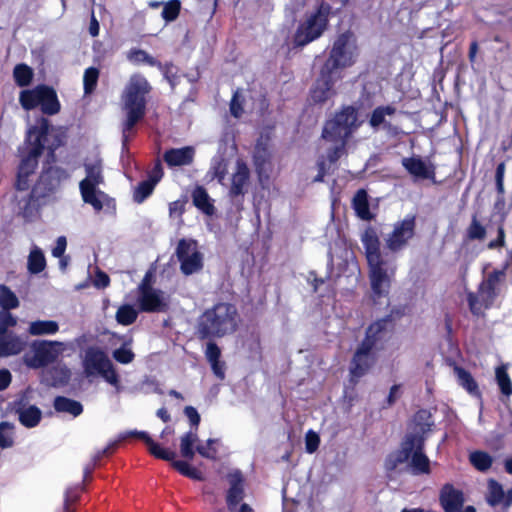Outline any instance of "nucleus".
Here are the masks:
<instances>
[{
	"label": "nucleus",
	"mask_w": 512,
	"mask_h": 512,
	"mask_svg": "<svg viewBox=\"0 0 512 512\" xmlns=\"http://www.w3.org/2000/svg\"><path fill=\"white\" fill-rule=\"evenodd\" d=\"M51 128L50 121L45 117L37 119L31 126L24 139L23 145L17 149L19 163L13 187L16 191H27L30 187V177L39 165V159L47 150L42 169L31 187L30 192L22 200L20 214L26 220H31L39 214L40 209L47 205L60 189L63 182L70 179V172L55 163L56 150L65 145V136L54 134L50 143L48 135Z\"/></svg>",
	"instance_id": "f257e3e1"
},
{
	"label": "nucleus",
	"mask_w": 512,
	"mask_h": 512,
	"mask_svg": "<svg viewBox=\"0 0 512 512\" xmlns=\"http://www.w3.org/2000/svg\"><path fill=\"white\" fill-rule=\"evenodd\" d=\"M361 241L365 249L372 298L374 303H377L378 300L389 295L396 268L390 266L388 261L383 258L380 239L374 228H366Z\"/></svg>",
	"instance_id": "f03ea898"
},
{
	"label": "nucleus",
	"mask_w": 512,
	"mask_h": 512,
	"mask_svg": "<svg viewBox=\"0 0 512 512\" xmlns=\"http://www.w3.org/2000/svg\"><path fill=\"white\" fill-rule=\"evenodd\" d=\"M129 437L138 438L147 445L149 453L160 460L171 462L172 467L178 471L181 475L190 478L192 480L201 481L203 480V475L201 471L197 468L192 467L187 461L176 460V452L162 448L157 442H155L150 435L145 431H130L125 434H121L119 439L113 442H110L105 448L97 451L90 463H95V466H100L101 460L104 457L111 456L118 448L119 443L123 440H126Z\"/></svg>",
	"instance_id": "7ed1b4c3"
},
{
	"label": "nucleus",
	"mask_w": 512,
	"mask_h": 512,
	"mask_svg": "<svg viewBox=\"0 0 512 512\" xmlns=\"http://www.w3.org/2000/svg\"><path fill=\"white\" fill-rule=\"evenodd\" d=\"M238 319L239 314L234 304L216 303L199 316L196 335L200 340L222 338L237 330Z\"/></svg>",
	"instance_id": "20e7f679"
},
{
	"label": "nucleus",
	"mask_w": 512,
	"mask_h": 512,
	"mask_svg": "<svg viewBox=\"0 0 512 512\" xmlns=\"http://www.w3.org/2000/svg\"><path fill=\"white\" fill-rule=\"evenodd\" d=\"M151 85L142 75L131 76L126 85L123 95V110L126 118L122 123V144L127 147L129 142V132L146 115L147 95L151 92Z\"/></svg>",
	"instance_id": "39448f33"
},
{
	"label": "nucleus",
	"mask_w": 512,
	"mask_h": 512,
	"mask_svg": "<svg viewBox=\"0 0 512 512\" xmlns=\"http://www.w3.org/2000/svg\"><path fill=\"white\" fill-rule=\"evenodd\" d=\"M507 267L506 264L501 269L489 272L479 283L476 292L467 293L469 310L474 316H480L494 306L506 282Z\"/></svg>",
	"instance_id": "423d86ee"
},
{
	"label": "nucleus",
	"mask_w": 512,
	"mask_h": 512,
	"mask_svg": "<svg viewBox=\"0 0 512 512\" xmlns=\"http://www.w3.org/2000/svg\"><path fill=\"white\" fill-rule=\"evenodd\" d=\"M330 13L331 6L324 1L315 10L305 13L293 34V48H304L321 38L328 29Z\"/></svg>",
	"instance_id": "0eeeda50"
},
{
	"label": "nucleus",
	"mask_w": 512,
	"mask_h": 512,
	"mask_svg": "<svg viewBox=\"0 0 512 512\" xmlns=\"http://www.w3.org/2000/svg\"><path fill=\"white\" fill-rule=\"evenodd\" d=\"M357 121V109L352 105L343 106L325 122L322 138L333 143L347 144L360 125Z\"/></svg>",
	"instance_id": "6e6552de"
},
{
	"label": "nucleus",
	"mask_w": 512,
	"mask_h": 512,
	"mask_svg": "<svg viewBox=\"0 0 512 512\" xmlns=\"http://www.w3.org/2000/svg\"><path fill=\"white\" fill-rule=\"evenodd\" d=\"M356 38L350 30L336 36L322 68L337 75L339 70L351 67L357 57Z\"/></svg>",
	"instance_id": "1a4fd4ad"
},
{
	"label": "nucleus",
	"mask_w": 512,
	"mask_h": 512,
	"mask_svg": "<svg viewBox=\"0 0 512 512\" xmlns=\"http://www.w3.org/2000/svg\"><path fill=\"white\" fill-rule=\"evenodd\" d=\"M19 103L26 111L40 107L44 115L53 116L60 112L61 103L56 90L46 84H38L32 89H24L19 94Z\"/></svg>",
	"instance_id": "9d476101"
},
{
	"label": "nucleus",
	"mask_w": 512,
	"mask_h": 512,
	"mask_svg": "<svg viewBox=\"0 0 512 512\" xmlns=\"http://www.w3.org/2000/svg\"><path fill=\"white\" fill-rule=\"evenodd\" d=\"M86 177L79 183V190L84 203L89 204L97 212L103 209L102 198L105 192L98 187L104 184L103 167L101 161L85 163Z\"/></svg>",
	"instance_id": "9b49d317"
},
{
	"label": "nucleus",
	"mask_w": 512,
	"mask_h": 512,
	"mask_svg": "<svg viewBox=\"0 0 512 512\" xmlns=\"http://www.w3.org/2000/svg\"><path fill=\"white\" fill-rule=\"evenodd\" d=\"M83 371L87 377H102L108 384H119L118 374L107 354L100 348L90 347L83 359Z\"/></svg>",
	"instance_id": "f8f14e48"
},
{
	"label": "nucleus",
	"mask_w": 512,
	"mask_h": 512,
	"mask_svg": "<svg viewBox=\"0 0 512 512\" xmlns=\"http://www.w3.org/2000/svg\"><path fill=\"white\" fill-rule=\"evenodd\" d=\"M404 315L400 309L391 310L385 317L371 323L366 331L362 343H367L371 348L382 350L385 343L391 338L395 330V322Z\"/></svg>",
	"instance_id": "ddd939ff"
},
{
	"label": "nucleus",
	"mask_w": 512,
	"mask_h": 512,
	"mask_svg": "<svg viewBox=\"0 0 512 512\" xmlns=\"http://www.w3.org/2000/svg\"><path fill=\"white\" fill-rule=\"evenodd\" d=\"M417 215L407 214L397 221L392 232L386 239V246L391 252H399L406 248L409 242L416 236Z\"/></svg>",
	"instance_id": "4468645a"
},
{
	"label": "nucleus",
	"mask_w": 512,
	"mask_h": 512,
	"mask_svg": "<svg viewBox=\"0 0 512 512\" xmlns=\"http://www.w3.org/2000/svg\"><path fill=\"white\" fill-rule=\"evenodd\" d=\"M31 348L33 355H25L24 362L28 367L37 369L56 361L62 350V343L57 341L35 340L32 342Z\"/></svg>",
	"instance_id": "2eb2a0df"
},
{
	"label": "nucleus",
	"mask_w": 512,
	"mask_h": 512,
	"mask_svg": "<svg viewBox=\"0 0 512 512\" xmlns=\"http://www.w3.org/2000/svg\"><path fill=\"white\" fill-rule=\"evenodd\" d=\"M465 502L464 493L453 484L446 483L439 492V503L444 512H461ZM462 512H476L474 506H466Z\"/></svg>",
	"instance_id": "dca6fc26"
},
{
	"label": "nucleus",
	"mask_w": 512,
	"mask_h": 512,
	"mask_svg": "<svg viewBox=\"0 0 512 512\" xmlns=\"http://www.w3.org/2000/svg\"><path fill=\"white\" fill-rule=\"evenodd\" d=\"M337 77H339V75L325 71V69L321 67L319 77L310 90V97L313 103L322 104L335 93L333 87Z\"/></svg>",
	"instance_id": "f3484780"
},
{
	"label": "nucleus",
	"mask_w": 512,
	"mask_h": 512,
	"mask_svg": "<svg viewBox=\"0 0 512 512\" xmlns=\"http://www.w3.org/2000/svg\"><path fill=\"white\" fill-rule=\"evenodd\" d=\"M401 164L415 180L435 181L436 167L433 163L426 162L420 156L404 157L401 160Z\"/></svg>",
	"instance_id": "a211bd4d"
},
{
	"label": "nucleus",
	"mask_w": 512,
	"mask_h": 512,
	"mask_svg": "<svg viewBox=\"0 0 512 512\" xmlns=\"http://www.w3.org/2000/svg\"><path fill=\"white\" fill-rule=\"evenodd\" d=\"M15 414L19 423L27 429L37 427L43 418L42 410L34 404H29L24 398L15 402Z\"/></svg>",
	"instance_id": "6ab92c4d"
},
{
	"label": "nucleus",
	"mask_w": 512,
	"mask_h": 512,
	"mask_svg": "<svg viewBox=\"0 0 512 512\" xmlns=\"http://www.w3.org/2000/svg\"><path fill=\"white\" fill-rule=\"evenodd\" d=\"M138 304L140 310L147 313L165 312L168 308L162 297V292L154 288H147L145 285L141 287Z\"/></svg>",
	"instance_id": "aec40b11"
},
{
	"label": "nucleus",
	"mask_w": 512,
	"mask_h": 512,
	"mask_svg": "<svg viewBox=\"0 0 512 512\" xmlns=\"http://www.w3.org/2000/svg\"><path fill=\"white\" fill-rule=\"evenodd\" d=\"M372 351L373 349L367 343H360L350 363L352 378H359L369 370L374 360Z\"/></svg>",
	"instance_id": "412c9836"
},
{
	"label": "nucleus",
	"mask_w": 512,
	"mask_h": 512,
	"mask_svg": "<svg viewBox=\"0 0 512 512\" xmlns=\"http://www.w3.org/2000/svg\"><path fill=\"white\" fill-rule=\"evenodd\" d=\"M230 487L226 495L227 508L230 512H234L237 506L245 497L244 477L241 471L236 470L228 476Z\"/></svg>",
	"instance_id": "4be33fe9"
},
{
	"label": "nucleus",
	"mask_w": 512,
	"mask_h": 512,
	"mask_svg": "<svg viewBox=\"0 0 512 512\" xmlns=\"http://www.w3.org/2000/svg\"><path fill=\"white\" fill-rule=\"evenodd\" d=\"M425 441L426 437L421 435H419L416 440L415 449L410 460L411 471L414 475L431 473L430 460L424 453Z\"/></svg>",
	"instance_id": "5701e85b"
},
{
	"label": "nucleus",
	"mask_w": 512,
	"mask_h": 512,
	"mask_svg": "<svg viewBox=\"0 0 512 512\" xmlns=\"http://www.w3.org/2000/svg\"><path fill=\"white\" fill-rule=\"evenodd\" d=\"M253 164L255 171L258 175L259 181L267 180L269 178V170L271 166V153L268 146L258 141L255 145L253 152Z\"/></svg>",
	"instance_id": "b1692460"
},
{
	"label": "nucleus",
	"mask_w": 512,
	"mask_h": 512,
	"mask_svg": "<svg viewBox=\"0 0 512 512\" xmlns=\"http://www.w3.org/2000/svg\"><path fill=\"white\" fill-rule=\"evenodd\" d=\"M195 149L192 146L170 148L165 151L163 159L169 167L187 166L192 164Z\"/></svg>",
	"instance_id": "393cba45"
},
{
	"label": "nucleus",
	"mask_w": 512,
	"mask_h": 512,
	"mask_svg": "<svg viewBox=\"0 0 512 512\" xmlns=\"http://www.w3.org/2000/svg\"><path fill=\"white\" fill-rule=\"evenodd\" d=\"M250 171L247 164L243 161L237 162L236 172L232 175L229 196L234 199L243 196L246 192L245 187L248 185Z\"/></svg>",
	"instance_id": "a878e982"
},
{
	"label": "nucleus",
	"mask_w": 512,
	"mask_h": 512,
	"mask_svg": "<svg viewBox=\"0 0 512 512\" xmlns=\"http://www.w3.org/2000/svg\"><path fill=\"white\" fill-rule=\"evenodd\" d=\"M26 343L11 331L0 333V357L19 354Z\"/></svg>",
	"instance_id": "bb28decb"
},
{
	"label": "nucleus",
	"mask_w": 512,
	"mask_h": 512,
	"mask_svg": "<svg viewBox=\"0 0 512 512\" xmlns=\"http://www.w3.org/2000/svg\"><path fill=\"white\" fill-rule=\"evenodd\" d=\"M53 408L56 413L67 414L73 418L80 416L84 411L81 402L60 395L53 399Z\"/></svg>",
	"instance_id": "cd10ccee"
},
{
	"label": "nucleus",
	"mask_w": 512,
	"mask_h": 512,
	"mask_svg": "<svg viewBox=\"0 0 512 512\" xmlns=\"http://www.w3.org/2000/svg\"><path fill=\"white\" fill-rule=\"evenodd\" d=\"M193 205L207 216H212L215 213V206L210 198L207 190L200 185H197L192 193Z\"/></svg>",
	"instance_id": "c85d7f7f"
},
{
	"label": "nucleus",
	"mask_w": 512,
	"mask_h": 512,
	"mask_svg": "<svg viewBox=\"0 0 512 512\" xmlns=\"http://www.w3.org/2000/svg\"><path fill=\"white\" fill-rule=\"evenodd\" d=\"M396 113V107L393 105L377 106L371 113L368 120L369 125L377 130L381 126L386 130H391L392 125L386 121V116H392Z\"/></svg>",
	"instance_id": "c756f323"
},
{
	"label": "nucleus",
	"mask_w": 512,
	"mask_h": 512,
	"mask_svg": "<svg viewBox=\"0 0 512 512\" xmlns=\"http://www.w3.org/2000/svg\"><path fill=\"white\" fill-rule=\"evenodd\" d=\"M352 207L356 213V215L362 219L369 221L373 218V215L370 211L368 194L366 190L359 189L353 199H352Z\"/></svg>",
	"instance_id": "7c9ffc66"
},
{
	"label": "nucleus",
	"mask_w": 512,
	"mask_h": 512,
	"mask_svg": "<svg viewBox=\"0 0 512 512\" xmlns=\"http://www.w3.org/2000/svg\"><path fill=\"white\" fill-rule=\"evenodd\" d=\"M419 435L407 434L401 443V449L394 455L393 467H397L409 459L411 460L413 451L415 449L416 440Z\"/></svg>",
	"instance_id": "2f4dec72"
},
{
	"label": "nucleus",
	"mask_w": 512,
	"mask_h": 512,
	"mask_svg": "<svg viewBox=\"0 0 512 512\" xmlns=\"http://www.w3.org/2000/svg\"><path fill=\"white\" fill-rule=\"evenodd\" d=\"M503 486L495 479H489L487 482V493L485 500L491 507L502 506L504 501Z\"/></svg>",
	"instance_id": "473e14b6"
},
{
	"label": "nucleus",
	"mask_w": 512,
	"mask_h": 512,
	"mask_svg": "<svg viewBox=\"0 0 512 512\" xmlns=\"http://www.w3.org/2000/svg\"><path fill=\"white\" fill-rule=\"evenodd\" d=\"M413 422L417 431L414 435H421L426 437V434L431 431L434 422L432 420V414L426 409L418 410L413 416Z\"/></svg>",
	"instance_id": "72a5a7b5"
},
{
	"label": "nucleus",
	"mask_w": 512,
	"mask_h": 512,
	"mask_svg": "<svg viewBox=\"0 0 512 512\" xmlns=\"http://www.w3.org/2000/svg\"><path fill=\"white\" fill-rule=\"evenodd\" d=\"M46 268V258L43 251L35 246L31 249L28 260H27V269L31 274H39L43 272Z\"/></svg>",
	"instance_id": "f704fd0d"
},
{
	"label": "nucleus",
	"mask_w": 512,
	"mask_h": 512,
	"mask_svg": "<svg viewBox=\"0 0 512 512\" xmlns=\"http://www.w3.org/2000/svg\"><path fill=\"white\" fill-rule=\"evenodd\" d=\"M28 331L31 335H52L59 331V325L53 320H37L31 322Z\"/></svg>",
	"instance_id": "c9c22d12"
},
{
	"label": "nucleus",
	"mask_w": 512,
	"mask_h": 512,
	"mask_svg": "<svg viewBox=\"0 0 512 512\" xmlns=\"http://www.w3.org/2000/svg\"><path fill=\"white\" fill-rule=\"evenodd\" d=\"M179 262L180 270L186 276L200 271L203 267L202 255L197 250H194L191 256L186 257L180 260Z\"/></svg>",
	"instance_id": "e433bc0d"
},
{
	"label": "nucleus",
	"mask_w": 512,
	"mask_h": 512,
	"mask_svg": "<svg viewBox=\"0 0 512 512\" xmlns=\"http://www.w3.org/2000/svg\"><path fill=\"white\" fill-rule=\"evenodd\" d=\"M198 436L196 432L188 431L180 438V453L187 460H192L195 456L196 447H194Z\"/></svg>",
	"instance_id": "4c0bfd02"
},
{
	"label": "nucleus",
	"mask_w": 512,
	"mask_h": 512,
	"mask_svg": "<svg viewBox=\"0 0 512 512\" xmlns=\"http://www.w3.org/2000/svg\"><path fill=\"white\" fill-rule=\"evenodd\" d=\"M34 77L33 69L25 63L17 64L13 69L14 82L18 87H27Z\"/></svg>",
	"instance_id": "58836bf2"
},
{
	"label": "nucleus",
	"mask_w": 512,
	"mask_h": 512,
	"mask_svg": "<svg viewBox=\"0 0 512 512\" xmlns=\"http://www.w3.org/2000/svg\"><path fill=\"white\" fill-rule=\"evenodd\" d=\"M51 384H69L72 376L71 370L61 362H57L49 369Z\"/></svg>",
	"instance_id": "ea45409f"
},
{
	"label": "nucleus",
	"mask_w": 512,
	"mask_h": 512,
	"mask_svg": "<svg viewBox=\"0 0 512 512\" xmlns=\"http://www.w3.org/2000/svg\"><path fill=\"white\" fill-rule=\"evenodd\" d=\"M128 59L137 64L145 63L151 67L162 69V63L142 49H131L128 53Z\"/></svg>",
	"instance_id": "a19ab883"
},
{
	"label": "nucleus",
	"mask_w": 512,
	"mask_h": 512,
	"mask_svg": "<svg viewBox=\"0 0 512 512\" xmlns=\"http://www.w3.org/2000/svg\"><path fill=\"white\" fill-rule=\"evenodd\" d=\"M138 317V311L129 304L120 306L116 312V320L123 326H129L133 324Z\"/></svg>",
	"instance_id": "79ce46f5"
},
{
	"label": "nucleus",
	"mask_w": 512,
	"mask_h": 512,
	"mask_svg": "<svg viewBox=\"0 0 512 512\" xmlns=\"http://www.w3.org/2000/svg\"><path fill=\"white\" fill-rule=\"evenodd\" d=\"M19 306L16 294L5 284H0V307L3 310L15 309Z\"/></svg>",
	"instance_id": "37998d69"
},
{
	"label": "nucleus",
	"mask_w": 512,
	"mask_h": 512,
	"mask_svg": "<svg viewBox=\"0 0 512 512\" xmlns=\"http://www.w3.org/2000/svg\"><path fill=\"white\" fill-rule=\"evenodd\" d=\"M486 228L485 226L478 220L476 214L472 216L471 222L466 229V237L470 241L474 240H484L486 237Z\"/></svg>",
	"instance_id": "c03bdc74"
},
{
	"label": "nucleus",
	"mask_w": 512,
	"mask_h": 512,
	"mask_svg": "<svg viewBox=\"0 0 512 512\" xmlns=\"http://www.w3.org/2000/svg\"><path fill=\"white\" fill-rule=\"evenodd\" d=\"M470 462L477 470L485 472L491 468L493 458L487 452L474 451L470 454Z\"/></svg>",
	"instance_id": "a18cd8bd"
},
{
	"label": "nucleus",
	"mask_w": 512,
	"mask_h": 512,
	"mask_svg": "<svg viewBox=\"0 0 512 512\" xmlns=\"http://www.w3.org/2000/svg\"><path fill=\"white\" fill-rule=\"evenodd\" d=\"M99 75L100 71L96 67H89L85 70L83 76V88L85 95H90L95 91Z\"/></svg>",
	"instance_id": "49530a36"
},
{
	"label": "nucleus",
	"mask_w": 512,
	"mask_h": 512,
	"mask_svg": "<svg viewBox=\"0 0 512 512\" xmlns=\"http://www.w3.org/2000/svg\"><path fill=\"white\" fill-rule=\"evenodd\" d=\"M156 185L152 182L143 180L138 183L133 192V200L136 203L144 202L154 191Z\"/></svg>",
	"instance_id": "de8ad7c7"
},
{
	"label": "nucleus",
	"mask_w": 512,
	"mask_h": 512,
	"mask_svg": "<svg viewBox=\"0 0 512 512\" xmlns=\"http://www.w3.org/2000/svg\"><path fill=\"white\" fill-rule=\"evenodd\" d=\"M180 11H181L180 0H169L164 3L161 16L167 23L173 22L178 18Z\"/></svg>",
	"instance_id": "09e8293b"
},
{
	"label": "nucleus",
	"mask_w": 512,
	"mask_h": 512,
	"mask_svg": "<svg viewBox=\"0 0 512 512\" xmlns=\"http://www.w3.org/2000/svg\"><path fill=\"white\" fill-rule=\"evenodd\" d=\"M13 425L7 421L0 422V447L10 448L14 444L12 437Z\"/></svg>",
	"instance_id": "8fccbe9b"
},
{
	"label": "nucleus",
	"mask_w": 512,
	"mask_h": 512,
	"mask_svg": "<svg viewBox=\"0 0 512 512\" xmlns=\"http://www.w3.org/2000/svg\"><path fill=\"white\" fill-rule=\"evenodd\" d=\"M244 99L241 97L240 91L236 90L231 98L229 109L230 113L235 118H240L244 113L243 108Z\"/></svg>",
	"instance_id": "3c124183"
},
{
	"label": "nucleus",
	"mask_w": 512,
	"mask_h": 512,
	"mask_svg": "<svg viewBox=\"0 0 512 512\" xmlns=\"http://www.w3.org/2000/svg\"><path fill=\"white\" fill-rule=\"evenodd\" d=\"M112 356L118 363L121 364H129L135 358L134 352L131 349L127 348L125 344L119 347L118 349H115L113 351Z\"/></svg>",
	"instance_id": "603ef678"
},
{
	"label": "nucleus",
	"mask_w": 512,
	"mask_h": 512,
	"mask_svg": "<svg viewBox=\"0 0 512 512\" xmlns=\"http://www.w3.org/2000/svg\"><path fill=\"white\" fill-rule=\"evenodd\" d=\"M216 443L215 439H208L206 445H197L196 452L203 458L214 460L217 456V450L213 447Z\"/></svg>",
	"instance_id": "864d4df0"
},
{
	"label": "nucleus",
	"mask_w": 512,
	"mask_h": 512,
	"mask_svg": "<svg viewBox=\"0 0 512 512\" xmlns=\"http://www.w3.org/2000/svg\"><path fill=\"white\" fill-rule=\"evenodd\" d=\"M320 445V437L319 435L313 431L309 430L305 435V449L306 452L312 454L316 452Z\"/></svg>",
	"instance_id": "5fc2aeb1"
},
{
	"label": "nucleus",
	"mask_w": 512,
	"mask_h": 512,
	"mask_svg": "<svg viewBox=\"0 0 512 512\" xmlns=\"http://www.w3.org/2000/svg\"><path fill=\"white\" fill-rule=\"evenodd\" d=\"M193 243L194 242L188 241L186 239L179 240V242L177 244V248H176V256H177L178 261L191 256L192 252L195 250L192 247Z\"/></svg>",
	"instance_id": "6e6d98bb"
},
{
	"label": "nucleus",
	"mask_w": 512,
	"mask_h": 512,
	"mask_svg": "<svg viewBox=\"0 0 512 512\" xmlns=\"http://www.w3.org/2000/svg\"><path fill=\"white\" fill-rule=\"evenodd\" d=\"M17 324V319L10 313V310L0 311V333L8 331L10 327Z\"/></svg>",
	"instance_id": "4d7b16f0"
},
{
	"label": "nucleus",
	"mask_w": 512,
	"mask_h": 512,
	"mask_svg": "<svg viewBox=\"0 0 512 512\" xmlns=\"http://www.w3.org/2000/svg\"><path fill=\"white\" fill-rule=\"evenodd\" d=\"M506 165L505 162H500L495 171V186L497 191V196H504V175H505Z\"/></svg>",
	"instance_id": "13d9d810"
},
{
	"label": "nucleus",
	"mask_w": 512,
	"mask_h": 512,
	"mask_svg": "<svg viewBox=\"0 0 512 512\" xmlns=\"http://www.w3.org/2000/svg\"><path fill=\"white\" fill-rule=\"evenodd\" d=\"M164 176L163 167L159 159L156 160L153 168L148 173V181L157 185Z\"/></svg>",
	"instance_id": "bf43d9fd"
},
{
	"label": "nucleus",
	"mask_w": 512,
	"mask_h": 512,
	"mask_svg": "<svg viewBox=\"0 0 512 512\" xmlns=\"http://www.w3.org/2000/svg\"><path fill=\"white\" fill-rule=\"evenodd\" d=\"M454 375L456 376L457 380L460 382V384H476L474 378L463 367L454 365Z\"/></svg>",
	"instance_id": "052dcab7"
},
{
	"label": "nucleus",
	"mask_w": 512,
	"mask_h": 512,
	"mask_svg": "<svg viewBox=\"0 0 512 512\" xmlns=\"http://www.w3.org/2000/svg\"><path fill=\"white\" fill-rule=\"evenodd\" d=\"M205 356L210 363L217 362L221 357V350L219 346L215 342H208L205 350Z\"/></svg>",
	"instance_id": "680f3d73"
},
{
	"label": "nucleus",
	"mask_w": 512,
	"mask_h": 512,
	"mask_svg": "<svg viewBox=\"0 0 512 512\" xmlns=\"http://www.w3.org/2000/svg\"><path fill=\"white\" fill-rule=\"evenodd\" d=\"M495 379L497 384H512L508 374V367L506 364H501L496 367Z\"/></svg>",
	"instance_id": "e2e57ef3"
},
{
	"label": "nucleus",
	"mask_w": 512,
	"mask_h": 512,
	"mask_svg": "<svg viewBox=\"0 0 512 512\" xmlns=\"http://www.w3.org/2000/svg\"><path fill=\"white\" fill-rule=\"evenodd\" d=\"M186 201L176 200L169 204L170 217H181L185 212Z\"/></svg>",
	"instance_id": "0e129e2a"
},
{
	"label": "nucleus",
	"mask_w": 512,
	"mask_h": 512,
	"mask_svg": "<svg viewBox=\"0 0 512 512\" xmlns=\"http://www.w3.org/2000/svg\"><path fill=\"white\" fill-rule=\"evenodd\" d=\"M93 283L96 288L104 289L109 286L110 278L106 272L98 270L95 274Z\"/></svg>",
	"instance_id": "69168bd1"
},
{
	"label": "nucleus",
	"mask_w": 512,
	"mask_h": 512,
	"mask_svg": "<svg viewBox=\"0 0 512 512\" xmlns=\"http://www.w3.org/2000/svg\"><path fill=\"white\" fill-rule=\"evenodd\" d=\"M505 245V230L503 225H499L497 229V238L488 243L489 249H496Z\"/></svg>",
	"instance_id": "338daca9"
},
{
	"label": "nucleus",
	"mask_w": 512,
	"mask_h": 512,
	"mask_svg": "<svg viewBox=\"0 0 512 512\" xmlns=\"http://www.w3.org/2000/svg\"><path fill=\"white\" fill-rule=\"evenodd\" d=\"M184 413L188 418L190 424L197 428L200 424L201 418L196 408H194L193 406H186L184 409Z\"/></svg>",
	"instance_id": "774afa93"
}]
</instances>
